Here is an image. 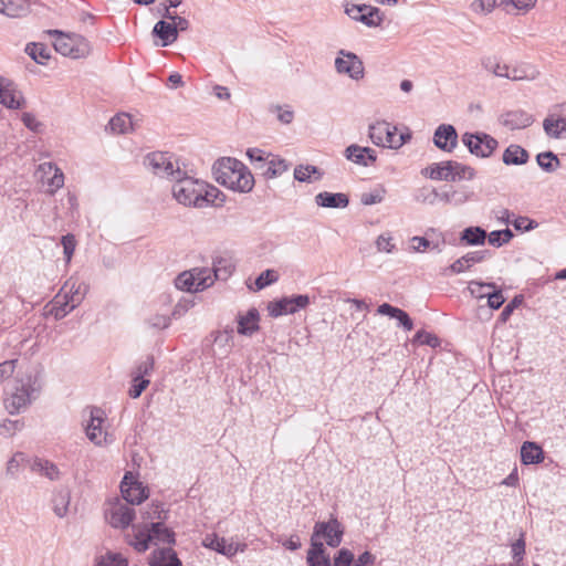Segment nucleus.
<instances>
[{"mask_svg": "<svg viewBox=\"0 0 566 566\" xmlns=\"http://www.w3.org/2000/svg\"><path fill=\"white\" fill-rule=\"evenodd\" d=\"M315 202L317 206L323 208H346L349 203L347 195L342 192H328L323 191L315 196Z\"/></svg>", "mask_w": 566, "mask_h": 566, "instance_id": "26", "label": "nucleus"}, {"mask_svg": "<svg viewBox=\"0 0 566 566\" xmlns=\"http://www.w3.org/2000/svg\"><path fill=\"white\" fill-rule=\"evenodd\" d=\"M216 280H227L234 270L232 262L224 258H219L213 262V269H211Z\"/></svg>", "mask_w": 566, "mask_h": 566, "instance_id": "47", "label": "nucleus"}, {"mask_svg": "<svg viewBox=\"0 0 566 566\" xmlns=\"http://www.w3.org/2000/svg\"><path fill=\"white\" fill-rule=\"evenodd\" d=\"M42 388V368L39 365L20 368L6 390V409L10 415L25 411L39 398Z\"/></svg>", "mask_w": 566, "mask_h": 566, "instance_id": "1", "label": "nucleus"}, {"mask_svg": "<svg viewBox=\"0 0 566 566\" xmlns=\"http://www.w3.org/2000/svg\"><path fill=\"white\" fill-rule=\"evenodd\" d=\"M385 193L386 190L382 187H378L368 192H363L360 196V202L365 206L380 203L385 198Z\"/></svg>", "mask_w": 566, "mask_h": 566, "instance_id": "53", "label": "nucleus"}, {"mask_svg": "<svg viewBox=\"0 0 566 566\" xmlns=\"http://www.w3.org/2000/svg\"><path fill=\"white\" fill-rule=\"evenodd\" d=\"M496 6V0H473L469 4V9L476 17H486L494 11Z\"/></svg>", "mask_w": 566, "mask_h": 566, "instance_id": "45", "label": "nucleus"}, {"mask_svg": "<svg viewBox=\"0 0 566 566\" xmlns=\"http://www.w3.org/2000/svg\"><path fill=\"white\" fill-rule=\"evenodd\" d=\"M543 128L551 138H566V117L549 115L544 119Z\"/></svg>", "mask_w": 566, "mask_h": 566, "instance_id": "28", "label": "nucleus"}, {"mask_svg": "<svg viewBox=\"0 0 566 566\" xmlns=\"http://www.w3.org/2000/svg\"><path fill=\"white\" fill-rule=\"evenodd\" d=\"M346 13L367 27H378L382 21L379 9L366 4H353L346 8Z\"/></svg>", "mask_w": 566, "mask_h": 566, "instance_id": "19", "label": "nucleus"}, {"mask_svg": "<svg viewBox=\"0 0 566 566\" xmlns=\"http://www.w3.org/2000/svg\"><path fill=\"white\" fill-rule=\"evenodd\" d=\"M537 0H502V7L510 14H525L535 8Z\"/></svg>", "mask_w": 566, "mask_h": 566, "instance_id": "35", "label": "nucleus"}, {"mask_svg": "<svg viewBox=\"0 0 566 566\" xmlns=\"http://www.w3.org/2000/svg\"><path fill=\"white\" fill-rule=\"evenodd\" d=\"M24 461H25V455L23 453L18 452V453L13 454L7 464L8 474L15 475L20 471Z\"/></svg>", "mask_w": 566, "mask_h": 566, "instance_id": "63", "label": "nucleus"}, {"mask_svg": "<svg viewBox=\"0 0 566 566\" xmlns=\"http://www.w3.org/2000/svg\"><path fill=\"white\" fill-rule=\"evenodd\" d=\"M533 122V116L521 109L507 112L502 116V124L510 129H523Z\"/></svg>", "mask_w": 566, "mask_h": 566, "instance_id": "25", "label": "nucleus"}, {"mask_svg": "<svg viewBox=\"0 0 566 566\" xmlns=\"http://www.w3.org/2000/svg\"><path fill=\"white\" fill-rule=\"evenodd\" d=\"M353 563H354V554L347 548H342L338 551L337 555L334 557L333 566H352Z\"/></svg>", "mask_w": 566, "mask_h": 566, "instance_id": "62", "label": "nucleus"}, {"mask_svg": "<svg viewBox=\"0 0 566 566\" xmlns=\"http://www.w3.org/2000/svg\"><path fill=\"white\" fill-rule=\"evenodd\" d=\"M153 35L159 39L155 44L158 46H168L177 41L178 33L171 22L166 20L158 21L153 28Z\"/></svg>", "mask_w": 566, "mask_h": 566, "instance_id": "24", "label": "nucleus"}, {"mask_svg": "<svg viewBox=\"0 0 566 566\" xmlns=\"http://www.w3.org/2000/svg\"><path fill=\"white\" fill-rule=\"evenodd\" d=\"M202 545L227 557H232L247 548L245 544L234 543L232 539L219 537L217 534H207L202 539Z\"/></svg>", "mask_w": 566, "mask_h": 566, "instance_id": "18", "label": "nucleus"}, {"mask_svg": "<svg viewBox=\"0 0 566 566\" xmlns=\"http://www.w3.org/2000/svg\"><path fill=\"white\" fill-rule=\"evenodd\" d=\"M61 244L63 247V254L65 263L70 264L75 252L76 239L73 234L69 233L61 238Z\"/></svg>", "mask_w": 566, "mask_h": 566, "instance_id": "58", "label": "nucleus"}, {"mask_svg": "<svg viewBox=\"0 0 566 566\" xmlns=\"http://www.w3.org/2000/svg\"><path fill=\"white\" fill-rule=\"evenodd\" d=\"M144 166L153 175L172 181L180 175L178 160L168 153L154 151L144 158Z\"/></svg>", "mask_w": 566, "mask_h": 566, "instance_id": "10", "label": "nucleus"}, {"mask_svg": "<svg viewBox=\"0 0 566 566\" xmlns=\"http://www.w3.org/2000/svg\"><path fill=\"white\" fill-rule=\"evenodd\" d=\"M481 65L485 71L492 73L493 75H495L497 77L505 78L507 75L509 64L502 63L494 57H490V56L483 57L481 60Z\"/></svg>", "mask_w": 566, "mask_h": 566, "instance_id": "44", "label": "nucleus"}, {"mask_svg": "<svg viewBox=\"0 0 566 566\" xmlns=\"http://www.w3.org/2000/svg\"><path fill=\"white\" fill-rule=\"evenodd\" d=\"M271 111L276 114L277 119L282 124L287 125V124L292 123V120L294 118V112L290 107H282L280 105H276V106H273L271 108Z\"/></svg>", "mask_w": 566, "mask_h": 566, "instance_id": "64", "label": "nucleus"}, {"mask_svg": "<svg viewBox=\"0 0 566 566\" xmlns=\"http://www.w3.org/2000/svg\"><path fill=\"white\" fill-rule=\"evenodd\" d=\"M106 422L107 415L102 408L92 406L84 411L83 430L90 442L98 448L107 447L115 441L114 434L107 430Z\"/></svg>", "mask_w": 566, "mask_h": 566, "instance_id": "5", "label": "nucleus"}, {"mask_svg": "<svg viewBox=\"0 0 566 566\" xmlns=\"http://www.w3.org/2000/svg\"><path fill=\"white\" fill-rule=\"evenodd\" d=\"M247 156L255 169L262 170L266 160L271 157V154L259 148H250L247 150Z\"/></svg>", "mask_w": 566, "mask_h": 566, "instance_id": "50", "label": "nucleus"}, {"mask_svg": "<svg viewBox=\"0 0 566 566\" xmlns=\"http://www.w3.org/2000/svg\"><path fill=\"white\" fill-rule=\"evenodd\" d=\"M154 368V358L147 357L145 360L140 361L134 374H133V380L137 382L139 379H145V376L149 375V373Z\"/></svg>", "mask_w": 566, "mask_h": 566, "instance_id": "60", "label": "nucleus"}, {"mask_svg": "<svg viewBox=\"0 0 566 566\" xmlns=\"http://www.w3.org/2000/svg\"><path fill=\"white\" fill-rule=\"evenodd\" d=\"M334 66L337 74L346 75L353 81H360L365 76V66L361 59L346 50L337 52Z\"/></svg>", "mask_w": 566, "mask_h": 566, "instance_id": "11", "label": "nucleus"}, {"mask_svg": "<svg viewBox=\"0 0 566 566\" xmlns=\"http://www.w3.org/2000/svg\"><path fill=\"white\" fill-rule=\"evenodd\" d=\"M0 104L11 109H19L24 104V98L14 84L4 78H0Z\"/></svg>", "mask_w": 566, "mask_h": 566, "instance_id": "21", "label": "nucleus"}, {"mask_svg": "<svg viewBox=\"0 0 566 566\" xmlns=\"http://www.w3.org/2000/svg\"><path fill=\"white\" fill-rule=\"evenodd\" d=\"M36 176L43 186H46V192L55 193L64 186V174L53 163L46 161L38 166Z\"/></svg>", "mask_w": 566, "mask_h": 566, "instance_id": "14", "label": "nucleus"}, {"mask_svg": "<svg viewBox=\"0 0 566 566\" xmlns=\"http://www.w3.org/2000/svg\"><path fill=\"white\" fill-rule=\"evenodd\" d=\"M421 174L432 180L459 181L472 180L475 177V170L459 161L447 160L434 163L421 170Z\"/></svg>", "mask_w": 566, "mask_h": 566, "instance_id": "6", "label": "nucleus"}, {"mask_svg": "<svg viewBox=\"0 0 566 566\" xmlns=\"http://www.w3.org/2000/svg\"><path fill=\"white\" fill-rule=\"evenodd\" d=\"M70 494L66 491H60L53 499V511L59 517H64L69 512Z\"/></svg>", "mask_w": 566, "mask_h": 566, "instance_id": "48", "label": "nucleus"}, {"mask_svg": "<svg viewBox=\"0 0 566 566\" xmlns=\"http://www.w3.org/2000/svg\"><path fill=\"white\" fill-rule=\"evenodd\" d=\"M503 163L510 165H524L528 160V153L520 145L512 144L503 153Z\"/></svg>", "mask_w": 566, "mask_h": 566, "instance_id": "34", "label": "nucleus"}, {"mask_svg": "<svg viewBox=\"0 0 566 566\" xmlns=\"http://www.w3.org/2000/svg\"><path fill=\"white\" fill-rule=\"evenodd\" d=\"M486 232L480 227L465 228L460 235V241L467 245H481L485 242Z\"/></svg>", "mask_w": 566, "mask_h": 566, "instance_id": "39", "label": "nucleus"}, {"mask_svg": "<svg viewBox=\"0 0 566 566\" xmlns=\"http://www.w3.org/2000/svg\"><path fill=\"white\" fill-rule=\"evenodd\" d=\"M149 564L150 566H182L176 552L170 547L154 551Z\"/></svg>", "mask_w": 566, "mask_h": 566, "instance_id": "31", "label": "nucleus"}, {"mask_svg": "<svg viewBox=\"0 0 566 566\" xmlns=\"http://www.w3.org/2000/svg\"><path fill=\"white\" fill-rule=\"evenodd\" d=\"M96 566H128V563L120 553L108 552L99 558Z\"/></svg>", "mask_w": 566, "mask_h": 566, "instance_id": "51", "label": "nucleus"}, {"mask_svg": "<svg viewBox=\"0 0 566 566\" xmlns=\"http://www.w3.org/2000/svg\"><path fill=\"white\" fill-rule=\"evenodd\" d=\"M494 283H483L479 281L469 282L468 290L473 297L484 298L488 295V291L494 289Z\"/></svg>", "mask_w": 566, "mask_h": 566, "instance_id": "52", "label": "nucleus"}, {"mask_svg": "<svg viewBox=\"0 0 566 566\" xmlns=\"http://www.w3.org/2000/svg\"><path fill=\"white\" fill-rule=\"evenodd\" d=\"M375 248L379 253H395L397 247L392 233L389 231L380 233L375 240Z\"/></svg>", "mask_w": 566, "mask_h": 566, "instance_id": "43", "label": "nucleus"}, {"mask_svg": "<svg viewBox=\"0 0 566 566\" xmlns=\"http://www.w3.org/2000/svg\"><path fill=\"white\" fill-rule=\"evenodd\" d=\"M433 144L440 150L451 153L458 145V133L450 124H441L433 134Z\"/></svg>", "mask_w": 566, "mask_h": 566, "instance_id": "20", "label": "nucleus"}, {"mask_svg": "<svg viewBox=\"0 0 566 566\" xmlns=\"http://www.w3.org/2000/svg\"><path fill=\"white\" fill-rule=\"evenodd\" d=\"M135 516V511L129 503L116 501L111 504L106 511V518L111 526L115 528H126L130 525Z\"/></svg>", "mask_w": 566, "mask_h": 566, "instance_id": "16", "label": "nucleus"}, {"mask_svg": "<svg viewBox=\"0 0 566 566\" xmlns=\"http://www.w3.org/2000/svg\"><path fill=\"white\" fill-rule=\"evenodd\" d=\"M286 170H287L286 161L282 158L271 155V157L266 160V163L261 171L265 178L272 179V178H275V177L282 175Z\"/></svg>", "mask_w": 566, "mask_h": 566, "instance_id": "36", "label": "nucleus"}, {"mask_svg": "<svg viewBox=\"0 0 566 566\" xmlns=\"http://www.w3.org/2000/svg\"><path fill=\"white\" fill-rule=\"evenodd\" d=\"M195 284L196 282L193 280V274H191V271L182 272L176 279V286L179 290L186 292H198L197 286Z\"/></svg>", "mask_w": 566, "mask_h": 566, "instance_id": "54", "label": "nucleus"}, {"mask_svg": "<svg viewBox=\"0 0 566 566\" xmlns=\"http://www.w3.org/2000/svg\"><path fill=\"white\" fill-rule=\"evenodd\" d=\"M488 237L489 243L493 247H502L507 243L512 238L513 233L510 229L492 231Z\"/></svg>", "mask_w": 566, "mask_h": 566, "instance_id": "55", "label": "nucleus"}, {"mask_svg": "<svg viewBox=\"0 0 566 566\" xmlns=\"http://www.w3.org/2000/svg\"><path fill=\"white\" fill-rule=\"evenodd\" d=\"M190 271L193 274L198 292L210 287L216 281L213 272L209 268H195Z\"/></svg>", "mask_w": 566, "mask_h": 566, "instance_id": "38", "label": "nucleus"}, {"mask_svg": "<svg viewBox=\"0 0 566 566\" xmlns=\"http://www.w3.org/2000/svg\"><path fill=\"white\" fill-rule=\"evenodd\" d=\"M538 76V72L525 65H509L507 75L505 78L511 81H533Z\"/></svg>", "mask_w": 566, "mask_h": 566, "instance_id": "37", "label": "nucleus"}, {"mask_svg": "<svg viewBox=\"0 0 566 566\" xmlns=\"http://www.w3.org/2000/svg\"><path fill=\"white\" fill-rule=\"evenodd\" d=\"M310 566H331V559L322 542L311 538V548L307 552Z\"/></svg>", "mask_w": 566, "mask_h": 566, "instance_id": "29", "label": "nucleus"}, {"mask_svg": "<svg viewBox=\"0 0 566 566\" xmlns=\"http://www.w3.org/2000/svg\"><path fill=\"white\" fill-rule=\"evenodd\" d=\"M521 460L526 465L541 463L544 460V451L537 443L525 441L521 447Z\"/></svg>", "mask_w": 566, "mask_h": 566, "instance_id": "32", "label": "nucleus"}, {"mask_svg": "<svg viewBox=\"0 0 566 566\" xmlns=\"http://www.w3.org/2000/svg\"><path fill=\"white\" fill-rule=\"evenodd\" d=\"M277 280H279V275H277L276 271L271 270V269L265 270L256 277V280L254 282V285H255L254 290L261 291L264 287H266L268 285L275 283Z\"/></svg>", "mask_w": 566, "mask_h": 566, "instance_id": "56", "label": "nucleus"}, {"mask_svg": "<svg viewBox=\"0 0 566 566\" xmlns=\"http://www.w3.org/2000/svg\"><path fill=\"white\" fill-rule=\"evenodd\" d=\"M109 129L115 134H127L133 130V120L129 114H117L109 120Z\"/></svg>", "mask_w": 566, "mask_h": 566, "instance_id": "41", "label": "nucleus"}, {"mask_svg": "<svg viewBox=\"0 0 566 566\" xmlns=\"http://www.w3.org/2000/svg\"><path fill=\"white\" fill-rule=\"evenodd\" d=\"M368 137L374 145L390 149H399L411 138L409 134H398V128L386 120L370 124Z\"/></svg>", "mask_w": 566, "mask_h": 566, "instance_id": "7", "label": "nucleus"}, {"mask_svg": "<svg viewBox=\"0 0 566 566\" xmlns=\"http://www.w3.org/2000/svg\"><path fill=\"white\" fill-rule=\"evenodd\" d=\"M313 175H315L314 180L322 178V172L312 165H298L294 169V178L301 182H312Z\"/></svg>", "mask_w": 566, "mask_h": 566, "instance_id": "42", "label": "nucleus"}, {"mask_svg": "<svg viewBox=\"0 0 566 566\" xmlns=\"http://www.w3.org/2000/svg\"><path fill=\"white\" fill-rule=\"evenodd\" d=\"M486 298H488V305L493 310L500 308L505 301V298L502 294V291L500 289H497L496 285L494 289H491L490 291H488Z\"/></svg>", "mask_w": 566, "mask_h": 566, "instance_id": "61", "label": "nucleus"}, {"mask_svg": "<svg viewBox=\"0 0 566 566\" xmlns=\"http://www.w3.org/2000/svg\"><path fill=\"white\" fill-rule=\"evenodd\" d=\"M536 160L538 166L547 172H553L557 170V168L560 165L558 157L552 151L538 154Z\"/></svg>", "mask_w": 566, "mask_h": 566, "instance_id": "49", "label": "nucleus"}, {"mask_svg": "<svg viewBox=\"0 0 566 566\" xmlns=\"http://www.w3.org/2000/svg\"><path fill=\"white\" fill-rule=\"evenodd\" d=\"M123 499L130 505H138L149 496L148 489L132 472H127L120 482Z\"/></svg>", "mask_w": 566, "mask_h": 566, "instance_id": "13", "label": "nucleus"}, {"mask_svg": "<svg viewBox=\"0 0 566 566\" xmlns=\"http://www.w3.org/2000/svg\"><path fill=\"white\" fill-rule=\"evenodd\" d=\"M54 38L53 46L56 52L71 59H83L91 53L90 42L80 34H66L59 30H49Z\"/></svg>", "mask_w": 566, "mask_h": 566, "instance_id": "8", "label": "nucleus"}, {"mask_svg": "<svg viewBox=\"0 0 566 566\" xmlns=\"http://www.w3.org/2000/svg\"><path fill=\"white\" fill-rule=\"evenodd\" d=\"M377 313L397 319L399 325L402 326L406 331H411L413 328L412 319L408 313L401 308L395 307L388 303H384L378 306Z\"/></svg>", "mask_w": 566, "mask_h": 566, "instance_id": "30", "label": "nucleus"}, {"mask_svg": "<svg viewBox=\"0 0 566 566\" xmlns=\"http://www.w3.org/2000/svg\"><path fill=\"white\" fill-rule=\"evenodd\" d=\"M32 471L48 478L51 481H56L61 478V471L57 465L49 460L35 459Z\"/></svg>", "mask_w": 566, "mask_h": 566, "instance_id": "33", "label": "nucleus"}, {"mask_svg": "<svg viewBox=\"0 0 566 566\" xmlns=\"http://www.w3.org/2000/svg\"><path fill=\"white\" fill-rule=\"evenodd\" d=\"M344 156L347 160L363 167L370 166L377 159V153L373 148L356 144L346 147Z\"/></svg>", "mask_w": 566, "mask_h": 566, "instance_id": "22", "label": "nucleus"}, {"mask_svg": "<svg viewBox=\"0 0 566 566\" xmlns=\"http://www.w3.org/2000/svg\"><path fill=\"white\" fill-rule=\"evenodd\" d=\"M260 314L256 308H250L245 315L238 316V333L251 336L259 331Z\"/></svg>", "mask_w": 566, "mask_h": 566, "instance_id": "27", "label": "nucleus"}, {"mask_svg": "<svg viewBox=\"0 0 566 566\" xmlns=\"http://www.w3.org/2000/svg\"><path fill=\"white\" fill-rule=\"evenodd\" d=\"M216 180L230 190L248 193L254 187V177L240 160L231 157L219 159L213 165Z\"/></svg>", "mask_w": 566, "mask_h": 566, "instance_id": "4", "label": "nucleus"}, {"mask_svg": "<svg viewBox=\"0 0 566 566\" xmlns=\"http://www.w3.org/2000/svg\"><path fill=\"white\" fill-rule=\"evenodd\" d=\"M172 197L186 207L203 208L213 203L218 189L207 182L188 176L181 170L178 177L171 181Z\"/></svg>", "mask_w": 566, "mask_h": 566, "instance_id": "2", "label": "nucleus"}, {"mask_svg": "<svg viewBox=\"0 0 566 566\" xmlns=\"http://www.w3.org/2000/svg\"><path fill=\"white\" fill-rule=\"evenodd\" d=\"M310 304L307 295H296L292 297H283L276 302L269 304V313L273 317L286 314H294L298 310L305 308Z\"/></svg>", "mask_w": 566, "mask_h": 566, "instance_id": "17", "label": "nucleus"}, {"mask_svg": "<svg viewBox=\"0 0 566 566\" xmlns=\"http://www.w3.org/2000/svg\"><path fill=\"white\" fill-rule=\"evenodd\" d=\"M344 530L336 518L327 522H317L314 526L312 538H324L331 547H337L342 543Z\"/></svg>", "mask_w": 566, "mask_h": 566, "instance_id": "15", "label": "nucleus"}, {"mask_svg": "<svg viewBox=\"0 0 566 566\" xmlns=\"http://www.w3.org/2000/svg\"><path fill=\"white\" fill-rule=\"evenodd\" d=\"M88 292V284L77 277H69L55 296L44 306V314L60 321L81 305Z\"/></svg>", "mask_w": 566, "mask_h": 566, "instance_id": "3", "label": "nucleus"}, {"mask_svg": "<svg viewBox=\"0 0 566 566\" xmlns=\"http://www.w3.org/2000/svg\"><path fill=\"white\" fill-rule=\"evenodd\" d=\"M213 343L216 346L223 348L222 354H228L232 347V331L226 329L217 332Z\"/></svg>", "mask_w": 566, "mask_h": 566, "instance_id": "59", "label": "nucleus"}, {"mask_svg": "<svg viewBox=\"0 0 566 566\" xmlns=\"http://www.w3.org/2000/svg\"><path fill=\"white\" fill-rule=\"evenodd\" d=\"M485 255L486 252L484 251L469 252L460 259L455 260L448 269H446L444 274L447 275L448 272L451 274L463 273L471 269L474 264L482 262Z\"/></svg>", "mask_w": 566, "mask_h": 566, "instance_id": "23", "label": "nucleus"}, {"mask_svg": "<svg viewBox=\"0 0 566 566\" xmlns=\"http://www.w3.org/2000/svg\"><path fill=\"white\" fill-rule=\"evenodd\" d=\"M19 359H8L0 363V385L9 380L17 370Z\"/></svg>", "mask_w": 566, "mask_h": 566, "instance_id": "57", "label": "nucleus"}, {"mask_svg": "<svg viewBox=\"0 0 566 566\" xmlns=\"http://www.w3.org/2000/svg\"><path fill=\"white\" fill-rule=\"evenodd\" d=\"M25 52L39 64H45L50 59V51L42 43H29L25 48Z\"/></svg>", "mask_w": 566, "mask_h": 566, "instance_id": "46", "label": "nucleus"}, {"mask_svg": "<svg viewBox=\"0 0 566 566\" xmlns=\"http://www.w3.org/2000/svg\"><path fill=\"white\" fill-rule=\"evenodd\" d=\"M20 2L22 0H0V13L9 18L24 17L28 8Z\"/></svg>", "mask_w": 566, "mask_h": 566, "instance_id": "40", "label": "nucleus"}, {"mask_svg": "<svg viewBox=\"0 0 566 566\" xmlns=\"http://www.w3.org/2000/svg\"><path fill=\"white\" fill-rule=\"evenodd\" d=\"M462 143L472 155L481 158L490 157L499 146L497 140L486 133H464Z\"/></svg>", "mask_w": 566, "mask_h": 566, "instance_id": "12", "label": "nucleus"}, {"mask_svg": "<svg viewBox=\"0 0 566 566\" xmlns=\"http://www.w3.org/2000/svg\"><path fill=\"white\" fill-rule=\"evenodd\" d=\"M135 534L132 539H129V545H132L137 552H145L148 549L149 544L158 545L163 544H174L175 543V534L168 527H166L163 523H151L150 528L136 530L134 527Z\"/></svg>", "mask_w": 566, "mask_h": 566, "instance_id": "9", "label": "nucleus"}]
</instances>
